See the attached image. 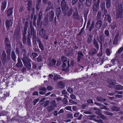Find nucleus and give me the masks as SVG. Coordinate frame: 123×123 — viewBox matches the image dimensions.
<instances>
[{"label":"nucleus","mask_w":123,"mask_h":123,"mask_svg":"<svg viewBox=\"0 0 123 123\" xmlns=\"http://www.w3.org/2000/svg\"><path fill=\"white\" fill-rule=\"evenodd\" d=\"M58 84L62 86V88H63L64 86V84L61 81L59 82L58 83Z\"/></svg>","instance_id":"e2e57ef3"},{"label":"nucleus","mask_w":123,"mask_h":123,"mask_svg":"<svg viewBox=\"0 0 123 123\" xmlns=\"http://www.w3.org/2000/svg\"><path fill=\"white\" fill-rule=\"evenodd\" d=\"M92 0H86V4L88 7H89L90 6Z\"/></svg>","instance_id":"c9c22d12"},{"label":"nucleus","mask_w":123,"mask_h":123,"mask_svg":"<svg viewBox=\"0 0 123 123\" xmlns=\"http://www.w3.org/2000/svg\"><path fill=\"white\" fill-rule=\"evenodd\" d=\"M83 1H79L78 4V8L80 9H82L83 7Z\"/></svg>","instance_id":"c756f323"},{"label":"nucleus","mask_w":123,"mask_h":123,"mask_svg":"<svg viewBox=\"0 0 123 123\" xmlns=\"http://www.w3.org/2000/svg\"><path fill=\"white\" fill-rule=\"evenodd\" d=\"M61 12L60 8H58L56 9L55 12V15L58 18H59V16L60 15Z\"/></svg>","instance_id":"a211bd4d"},{"label":"nucleus","mask_w":123,"mask_h":123,"mask_svg":"<svg viewBox=\"0 0 123 123\" xmlns=\"http://www.w3.org/2000/svg\"><path fill=\"white\" fill-rule=\"evenodd\" d=\"M13 24V20L12 19H7L5 25L7 31L10 29V28L12 26Z\"/></svg>","instance_id":"423d86ee"},{"label":"nucleus","mask_w":123,"mask_h":123,"mask_svg":"<svg viewBox=\"0 0 123 123\" xmlns=\"http://www.w3.org/2000/svg\"><path fill=\"white\" fill-rule=\"evenodd\" d=\"M23 66V65L21 59L18 57V62L16 65V66L18 68H19L22 67Z\"/></svg>","instance_id":"4468645a"},{"label":"nucleus","mask_w":123,"mask_h":123,"mask_svg":"<svg viewBox=\"0 0 123 123\" xmlns=\"http://www.w3.org/2000/svg\"><path fill=\"white\" fill-rule=\"evenodd\" d=\"M97 51V50L95 49H92L91 51H89V55H93L96 54Z\"/></svg>","instance_id":"cd10ccee"},{"label":"nucleus","mask_w":123,"mask_h":123,"mask_svg":"<svg viewBox=\"0 0 123 123\" xmlns=\"http://www.w3.org/2000/svg\"><path fill=\"white\" fill-rule=\"evenodd\" d=\"M23 43L24 44L26 43V36H23L22 39Z\"/></svg>","instance_id":"09e8293b"},{"label":"nucleus","mask_w":123,"mask_h":123,"mask_svg":"<svg viewBox=\"0 0 123 123\" xmlns=\"http://www.w3.org/2000/svg\"><path fill=\"white\" fill-rule=\"evenodd\" d=\"M99 38L100 39V41L99 42V43L100 44L101 46V47L100 48V49H102V43L104 42V36L102 35H100L99 36Z\"/></svg>","instance_id":"5701e85b"},{"label":"nucleus","mask_w":123,"mask_h":123,"mask_svg":"<svg viewBox=\"0 0 123 123\" xmlns=\"http://www.w3.org/2000/svg\"><path fill=\"white\" fill-rule=\"evenodd\" d=\"M111 110L113 111H119L120 110L119 108L115 106L112 107L111 108Z\"/></svg>","instance_id":"473e14b6"},{"label":"nucleus","mask_w":123,"mask_h":123,"mask_svg":"<svg viewBox=\"0 0 123 123\" xmlns=\"http://www.w3.org/2000/svg\"><path fill=\"white\" fill-rule=\"evenodd\" d=\"M37 41L38 43V45L39 48L41 51H43L44 49L43 44L42 43L41 41L39 39H38Z\"/></svg>","instance_id":"2eb2a0df"},{"label":"nucleus","mask_w":123,"mask_h":123,"mask_svg":"<svg viewBox=\"0 0 123 123\" xmlns=\"http://www.w3.org/2000/svg\"><path fill=\"white\" fill-rule=\"evenodd\" d=\"M117 61L118 60L116 58H115L111 60V62L112 63V65H114Z\"/></svg>","instance_id":"72a5a7b5"},{"label":"nucleus","mask_w":123,"mask_h":123,"mask_svg":"<svg viewBox=\"0 0 123 123\" xmlns=\"http://www.w3.org/2000/svg\"><path fill=\"white\" fill-rule=\"evenodd\" d=\"M67 90L70 93H71L73 92V89L71 88H68V89Z\"/></svg>","instance_id":"052dcab7"},{"label":"nucleus","mask_w":123,"mask_h":123,"mask_svg":"<svg viewBox=\"0 0 123 123\" xmlns=\"http://www.w3.org/2000/svg\"><path fill=\"white\" fill-rule=\"evenodd\" d=\"M43 13L42 11H40L38 14V17L37 18V20H41L42 17Z\"/></svg>","instance_id":"e433bc0d"},{"label":"nucleus","mask_w":123,"mask_h":123,"mask_svg":"<svg viewBox=\"0 0 123 123\" xmlns=\"http://www.w3.org/2000/svg\"><path fill=\"white\" fill-rule=\"evenodd\" d=\"M109 82L111 85L113 86H115L116 84L115 81L113 80H110V81H109Z\"/></svg>","instance_id":"f704fd0d"},{"label":"nucleus","mask_w":123,"mask_h":123,"mask_svg":"<svg viewBox=\"0 0 123 123\" xmlns=\"http://www.w3.org/2000/svg\"><path fill=\"white\" fill-rule=\"evenodd\" d=\"M99 6L94 4L93 6V11L94 12L97 11L98 10Z\"/></svg>","instance_id":"c85d7f7f"},{"label":"nucleus","mask_w":123,"mask_h":123,"mask_svg":"<svg viewBox=\"0 0 123 123\" xmlns=\"http://www.w3.org/2000/svg\"><path fill=\"white\" fill-rule=\"evenodd\" d=\"M63 104H65L68 103V101L67 99L65 98H64L63 100Z\"/></svg>","instance_id":"774afa93"},{"label":"nucleus","mask_w":123,"mask_h":123,"mask_svg":"<svg viewBox=\"0 0 123 123\" xmlns=\"http://www.w3.org/2000/svg\"><path fill=\"white\" fill-rule=\"evenodd\" d=\"M103 12L104 15L105 16L106 15H108V14H107V10H106L105 8L102 10H101Z\"/></svg>","instance_id":"864d4df0"},{"label":"nucleus","mask_w":123,"mask_h":123,"mask_svg":"<svg viewBox=\"0 0 123 123\" xmlns=\"http://www.w3.org/2000/svg\"><path fill=\"white\" fill-rule=\"evenodd\" d=\"M103 24L102 21L101 20L97 21L95 24V27L97 29H99L100 28Z\"/></svg>","instance_id":"9d476101"},{"label":"nucleus","mask_w":123,"mask_h":123,"mask_svg":"<svg viewBox=\"0 0 123 123\" xmlns=\"http://www.w3.org/2000/svg\"><path fill=\"white\" fill-rule=\"evenodd\" d=\"M61 59L63 62H66L67 61V58L64 55L62 56Z\"/></svg>","instance_id":"58836bf2"},{"label":"nucleus","mask_w":123,"mask_h":123,"mask_svg":"<svg viewBox=\"0 0 123 123\" xmlns=\"http://www.w3.org/2000/svg\"><path fill=\"white\" fill-rule=\"evenodd\" d=\"M4 42L5 45V48L7 54V58L8 60L10 59V54L11 50V44L9 39L8 38H5Z\"/></svg>","instance_id":"f257e3e1"},{"label":"nucleus","mask_w":123,"mask_h":123,"mask_svg":"<svg viewBox=\"0 0 123 123\" xmlns=\"http://www.w3.org/2000/svg\"><path fill=\"white\" fill-rule=\"evenodd\" d=\"M73 16V18L76 20L78 19L79 18V17H80L77 11L74 12Z\"/></svg>","instance_id":"b1692460"},{"label":"nucleus","mask_w":123,"mask_h":123,"mask_svg":"<svg viewBox=\"0 0 123 123\" xmlns=\"http://www.w3.org/2000/svg\"><path fill=\"white\" fill-rule=\"evenodd\" d=\"M105 34L107 37L109 36L110 35L109 31L108 30H106L105 31Z\"/></svg>","instance_id":"4d7b16f0"},{"label":"nucleus","mask_w":123,"mask_h":123,"mask_svg":"<svg viewBox=\"0 0 123 123\" xmlns=\"http://www.w3.org/2000/svg\"><path fill=\"white\" fill-rule=\"evenodd\" d=\"M91 24V21L90 20H89L87 22L86 27L87 28H89L88 31H91L92 29H93L94 27L95 23L94 21H93L92 22L91 24Z\"/></svg>","instance_id":"39448f33"},{"label":"nucleus","mask_w":123,"mask_h":123,"mask_svg":"<svg viewBox=\"0 0 123 123\" xmlns=\"http://www.w3.org/2000/svg\"><path fill=\"white\" fill-rule=\"evenodd\" d=\"M7 4V1L5 0L2 2L1 3V9L2 12H4L6 8Z\"/></svg>","instance_id":"1a4fd4ad"},{"label":"nucleus","mask_w":123,"mask_h":123,"mask_svg":"<svg viewBox=\"0 0 123 123\" xmlns=\"http://www.w3.org/2000/svg\"><path fill=\"white\" fill-rule=\"evenodd\" d=\"M106 53L107 55H110L111 54V53L110 52L109 49H107Z\"/></svg>","instance_id":"338daca9"},{"label":"nucleus","mask_w":123,"mask_h":123,"mask_svg":"<svg viewBox=\"0 0 123 123\" xmlns=\"http://www.w3.org/2000/svg\"><path fill=\"white\" fill-rule=\"evenodd\" d=\"M118 41V40L117 38L116 37V36L113 40V44H117Z\"/></svg>","instance_id":"49530a36"},{"label":"nucleus","mask_w":123,"mask_h":123,"mask_svg":"<svg viewBox=\"0 0 123 123\" xmlns=\"http://www.w3.org/2000/svg\"><path fill=\"white\" fill-rule=\"evenodd\" d=\"M73 9L72 8H70L69 9L67 13L68 16L69 17L72 13Z\"/></svg>","instance_id":"7c9ffc66"},{"label":"nucleus","mask_w":123,"mask_h":123,"mask_svg":"<svg viewBox=\"0 0 123 123\" xmlns=\"http://www.w3.org/2000/svg\"><path fill=\"white\" fill-rule=\"evenodd\" d=\"M106 2V6L107 8H109L111 7V0H105Z\"/></svg>","instance_id":"393cba45"},{"label":"nucleus","mask_w":123,"mask_h":123,"mask_svg":"<svg viewBox=\"0 0 123 123\" xmlns=\"http://www.w3.org/2000/svg\"><path fill=\"white\" fill-rule=\"evenodd\" d=\"M78 1V0H72V6H73L76 4L77 3Z\"/></svg>","instance_id":"de8ad7c7"},{"label":"nucleus","mask_w":123,"mask_h":123,"mask_svg":"<svg viewBox=\"0 0 123 123\" xmlns=\"http://www.w3.org/2000/svg\"><path fill=\"white\" fill-rule=\"evenodd\" d=\"M37 62H39L42 61V56L41 55H39L36 58Z\"/></svg>","instance_id":"a19ab883"},{"label":"nucleus","mask_w":123,"mask_h":123,"mask_svg":"<svg viewBox=\"0 0 123 123\" xmlns=\"http://www.w3.org/2000/svg\"><path fill=\"white\" fill-rule=\"evenodd\" d=\"M20 31V29L17 28L16 30L14 33V36L15 38H18L19 37Z\"/></svg>","instance_id":"dca6fc26"},{"label":"nucleus","mask_w":123,"mask_h":123,"mask_svg":"<svg viewBox=\"0 0 123 123\" xmlns=\"http://www.w3.org/2000/svg\"><path fill=\"white\" fill-rule=\"evenodd\" d=\"M13 9V7H11L8 9L7 8L6 9L5 12L8 17L12 16Z\"/></svg>","instance_id":"0eeeda50"},{"label":"nucleus","mask_w":123,"mask_h":123,"mask_svg":"<svg viewBox=\"0 0 123 123\" xmlns=\"http://www.w3.org/2000/svg\"><path fill=\"white\" fill-rule=\"evenodd\" d=\"M65 109L67 110L71 111V107L68 106L65 107Z\"/></svg>","instance_id":"69168bd1"},{"label":"nucleus","mask_w":123,"mask_h":123,"mask_svg":"<svg viewBox=\"0 0 123 123\" xmlns=\"http://www.w3.org/2000/svg\"><path fill=\"white\" fill-rule=\"evenodd\" d=\"M104 20L105 21H107L109 24L111 23L112 19L110 14L105 15Z\"/></svg>","instance_id":"9b49d317"},{"label":"nucleus","mask_w":123,"mask_h":123,"mask_svg":"<svg viewBox=\"0 0 123 123\" xmlns=\"http://www.w3.org/2000/svg\"><path fill=\"white\" fill-rule=\"evenodd\" d=\"M62 62V61L60 59L57 60V63L56 64V66L57 67L59 66L61 64Z\"/></svg>","instance_id":"79ce46f5"},{"label":"nucleus","mask_w":123,"mask_h":123,"mask_svg":"<svg viewBox=\"0 0 123 123\" xmlns=\"http://www.w3.org/2000/svg\"><path fill=\"white\" fill-rule=\"evenodd\" d=\"M93 35L91 34L89 35L87 41V43L88 44L90 43L91 42L93 38Z\"/></svg>","instance_id":"4be33fe9"},{"label":"nucleus","mask_w":123,"mask_h":123,"mask_svg":"<svg viewBox=\"0 0 123 123\" xmlns=\"http://www.w3.org/2000/svg\"><path fill=\"white\" fill-rule=\"evenodd\" d=\"M105 113L107 115H109L111 116H112L113 115V113L110 112L108 111H105Z\"/></svg>","instance_id":"37998d69"},{"label":"nucleus","mask_w":123,"mask_h":123,"mask_svg":"<svg viewBox=\"0 0 123 123\" xmlns=\"http://www.w3.org/2000/svg\"><path fill=\"white\" fill-rule=\"evenodd\" d=\"M67 3L65 0H62L61 4V7L62 11H64L66 9Z\"/></svg>","instance_id":"f8f14e48"},{"label":"nucleus","mask_w":123,"mask_h":123,"mask_svg":"<svg viewBox=\"0 0 123 123\" xmlns=\"http://www.w3.org/2000/svg\"><path fill=\"white\" fill-rule=\"evenodd\" d=\"M41 0H37L36 1V9L37 10H39L41 4Z\"/></svg>","instance_id":"ddd939ff"},{"label":"nucleus","mask_w":123,"mask_h":123,"mask_svg":"<svg viewBox=\"0 0 123 123\" xmlns=\"http://www.w3.org/2000/svg\"><path fill=\"white\" fill-rule=\"evenodd\" d=\"M116 88L118 89L123 90V86L121 85H117Z\"/></svg>","instance_id":"a18cd8bd"},{"label":"nucleus","mask_w":123,"mask_h":123,"mask_svg":"<svg viewBox=\"0 0 123 123\" xmlns=\"http://www.w3.org/2000/svg\"><path fill=\"white\" fill-rule=\"evenodd\" d=\"M38 55L37 53L33 52L31 55V57L32 58V59L34 60L38 56Z\"/></svg>","instance_id":"a878e982"},{"label":"nucleus","mask_w":123,"mask_h":123,"mask_svg":"<svg viewBox=\"0 0 123 123\" xmlns=\"http://www.w3.org/2000/svg\"><path fill=\"white\" fill-rule=\"evenodd\" d=\"M27 22H26L25 23V25L24 27V30L27 31L28 27V24H26Z\"/></svg>","instance_id":"13d9d810"},{"label":"nucleus","mask_w":123,"mask_h":123,"mask_svg":"<svg viewBox=\"0 0 123 123\" xmlns=\"http://www.w3.org/2000/svg\"><path fill=\"white\" fill-rule=\"evenodd\" d=\"M67 117L69 118H73V117L72 115L70 113H68L67 115Z\"/></svg>","instance_id":"5fc2aeb1"},{"label":"nucleus","mask_w":123,"mask_h":123,"mask_svg":"<svg viewBox=\"0 0 123 123\" xmlns=\"http://www.w3.org/2000/svg\"><path fill=\"white\" fill-rule=\"evenodd\" d=\"M22 60L25 66L28 69H30L31 66V60L29 58V57L25 58H22Z\"/></svg>","instance_id":"20e7f679"},{"label":"nucleus","mask_w":123,"mask_h":123,"mask_svg":"<svg viewBox=\"0 0 123 123\" xmlns=\"http://www.w3.org/2000/svg\"><path fill=\"white\" fill-rule=\"evenodd\" d=\"M43 37L46 40H48L49 38V36L48 35L45 34L43 36Z\"/></svg>","instance_id":"3c124183"},{"label":"nucleus","mask_w":123,"mask_h":123,"mask_svg":"<svg viewBox=\"0 0 123 123\" xmlns=\"http://www.w3.org/2000/svg\"><path fill=\"white\" fill-rule=\"evenodd\" d=\"M32 2L31 0H29L28 2L27 6H28V11L31 10L32 7Z\"/></svg>","instance_id":"6ab92c4d"},{"label":"nucleus","mask_w":123,"mask_h":123,"mask_svg":"<svg viewBox=\"0 0 123 123\" xmlns=\"http://www.w3.org/2000/svg\"><path fill=\"white\" fill-rule=\"evenodd\" d=\"M2 62L4 63H6V55L5 52L4 51L2 54Z\"/></svg>","instance_id":"f3484780"},{"label":"nucleus","mask_w":123,"mask_h":123,"mask_svg":"<svg viewBox=\"0 0 123 123\" xmlns=\"http://www.w3.org/2000/svg\"><path fill=\"white\" fill-rule=\"evenodd\" d=\"M39 90L46 92V89L45 87L41 86L39 88Z\"/></svg>","instance_id":"c03bdc74"},{"label":"nucleus","mask_w":123,"mask_h":123,"mask_svg":"<svg viewBox=\"0 0 123 123\" xmlns=\"http://www.w3.org/2000/svg\"><path fill=\"white\" fill-rule=\"evenodd\" d=\"M49 22V20L48 19L45 20L43 22V24L44 25L46 26L47 25Z\"/></svg>","instance_id":"6e6d98bb"},{"label":"nucleus","mask_w":123,"mask_h":123,"mask_svg":"<svg viewBox=\"0 0 123 123\" xmlns=\"http://www.w3.org/2000/svg\"><path fill=\"white\" fill-rule=\"evenodd\" d=\"M101 13L100 11H98L97 14V18L98 20H101Z\"/></svg>","instance_id":"4c0bfd02"},{"label":"nucleus","mask_w":123,"mask_h":123,"mask_svg":"<svg viewBox=\"0 0 123 123\" xmlns=\"http://www.w3.org/2000/svg\"><path fill=\"white\" fill-rule=\"evenodd\" d=\"M30 38V37H28V38H27V42L29 46H30L31 44V41Z\"/></svg>","instance_id":"603ef678"},{"label":"nucleus","mask_w":123,"mask_h":123,"mask_svg":"<svg viewBox=\"0 0 123 123\" xmlns=\"http://www.w3.org/2000/svg\"><path fill=\"white\" fill-rule=\"evenodd\" d=\"M26 54L27 53L26 50L24 49H22L21 50V54L23 56L22 58H25L28 57V56Z\"/></svg>","instance_id":"aec40b11"},{"label":"nucleus","mask_w":123,"mask_h":123,"mask_svg":"<svg viewBox=\"0 0 123 123\" xmlns=\"http://www.w3.org/2000/svg\"><path fill=\"white\" fill-rule=\"evenodd\" d=\"M101 10L105 8V2L101 3Z\"/></svg>","instance_id":"8fccbe9b"},{"label":"nucleus","mask_w":123,"mask_h":123,"mask_svg":"<svg viewBox=\"0 0 123 123\" xmlns=\"http://www.w3.org/2000/svg\"><path fill=\"white\" fill-rule=\"evenodd\" d=\"M123 50V47H121L117 51V53H120Z\"/></svg>","instance_id":"0e129e2a"},{"label":"nucleus","mask_w":123,"mask_h":123,"mask_svg":"<svg viewBox=\"0 0 123 123\" xmlns=\"http://www.w3.org/2000/svg\"><path fill=\"white\" fill-rule=\"evenodd\" d=\"M78 55L83 56L84 55L80 51H79L78 52Z\"/></svg>","instance_id":"bf43d9fd"},{"label":"nucleus","mask_w":123,"mask_h":123,"mask_svg":"<svg viewBox=\"0 0 123 123\" xmlns=\"http://www.w3.org/2000/svg\"><path fill=\"white\" fill-rule=\"evenodd\" d=\"M49 18V21L50 22L53 21L55 15V13L54 11L51 10L49 11L48 15Z\"/></svg>","instance_id":"6e6552de"},{"label":"nucleus","mask_w":123,"mask_h":123,"mask_svg":"<svg viewBox=\"0 0 123 123\" xmlns=\"http://www.w3.org/2000/svg\"><path fill=\"white\" fill-rule=\"evenodd\" d=\"M11 57L12 60L14 62L16 61V58L15 53L14 51H12L11 53Z\"/></svg>","instance_id":"bb28decb"},{"label":"nucleus","mask_w":123,"mask_h":123,"mask_svg":"<svg viewBox=\"0 0 123 123\" xmlns=\"http://www.w3.org/2000/svg\"><path fill=\"white\" fill-rule=\"evenodd\" d=\"M36 30L34 27L32 25H30V27L28 31V37H31L32 36L33 38L36 37Z\"/></svg>","instance_id":"f03ea898"},{"label":"nucleus","mask_w":123,"mask_h":123,"mask_svg":"<svg viewBox=\"0 0 123 123\" xmlns=\"http://www.w3.org/2000/svg\"><path fill=\"white\" fill-rule=\"evenodd\" d=\"M123 15V5L121 4L118 6V10L116 12V18L118 19L121 18Z\"/></svg>","instance_id":"7ed1b4c3"},{"label":"nucleus","mask_w":123,"mask_h":123,"mask_svg":"<svg viewBox=\"0 0 123 123\" xmlns=\"http://www.w3.org/2000/svg\"><path fill=\"white\" fill-rule=\"evenodd\" d=\"M48 111L49 112H50L54 110V108L53 106L52 105L47 107L46 108Z\"/></svg>","instance_id":"2f4dec72"},{"label":"nucleus","mask_w":123,"mask_h":123,"mask_svg":"<svg viewBox=\"0 0 123 123\" xmlns=\"http://www.w3.org/2000/svg\"><path fill=\"white\" fill-rule=\"evenodd\" d=\"M93 44L98 50L99 49V45L98 43L97 42H96L94 43H93Z\"/></svg>","instance_id":"ea45409f"},{"label":"nucleus","mask_w":123,"mask_h":123,"mask_svg":"<svg viewBox=\"0 0 123 123\" xmlns=\"http://www.w3.org/2000/svg\"><path fill=\"white\" fill-rule=\"evenodd\" d=\"M56 62V61L54 58L52 59L51 61H50L49 63V65L50 66H52L55 65Z\"/></svg>","instance_id":"412c9836"},{"label":"nucleus","mask_w":123,"mask_h":123,"mask_svg":"<svg viewBox=\"0 0 123 123\" xmlns=\"http://www.w3.org/2000/svg\"><path fill=\"white\" fill-rule=\"evenodd\" d=\"M49 101L48 100H46L45 104H44L43 106L44 107H46L48 106L49 104Z\"/></svg>","instance_id":"680f3d73"}]
</instances>
